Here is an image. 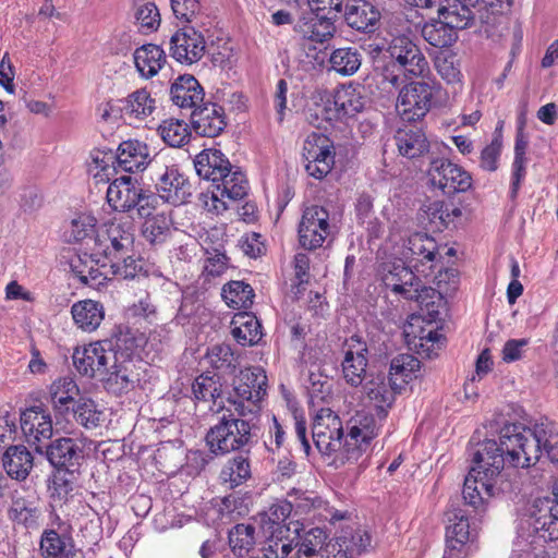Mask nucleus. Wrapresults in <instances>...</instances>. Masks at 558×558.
<instances>
[{
    "label": "nucleus",
    "instance_id": "nucleus-1",
    "mask_svg": "<svg viewBox=\"0 0 558 558\" xmlns=\"http://www.w3.org/2000/svg\"><path fill=\"white\" fill-rule=\"evenodd\" d=\"M543 451L551 462L558 463V429L548 420H542L533 427L505 425L500 430L499 442L494 439L483 440L475 457L488 463L490 474H499L505 465L522 469L534 465Z\"/></svg>",
    "mask_w": 558,
    "mask_h": 558
},
{
    "label": "nucleus",
    "instance_id": "nucleus-2",
    "mask_svg": "<svg viewBox=\"0 0 558 558\" xmlns=\"http://www.w3.org/2000/svg\"><path fill=\"white\" fill-rule=\"evenodd\" d=\"M385 286L405 300L415 301L421 311L432 317L437 316L445 307L442 294L432 287L422 283L411 269L403 265H395L383 278Z\"/></svg>",
    "mask_w": 558,
    "mask_h": 558
},
{
    "label": "nucleus",
    "instance_id": "nucleus-3",
    "mask_svg": "<svg viewBox=\"0 0 558 558\" xmlns=\"http://www.w3.org/2000/svg\"><path fill=\"white\" fill-rule=\"evenodd\" d=\"M438 17L426 23L422 29L425 40L434 47L433 58L437 73L448 84L453 83V25L452 13L447 5L438 8Z\"/></svg>",
    "mask_w": 558,
    "mask_h": 558
},
{
    "label": "nucleus",
    "instance_id": "nucleus-4",
    "mask_svg": "<svg viewBox=\"0 0 558 558\" xmlns=\"http://www.w3.org/2000/svg\"><path fill=\"white\" fill-rule=\"evenodd\" d=\"M445 306L447 302L445 301ZM446 307L437 316L428 318L422 314H411L403 325V337L408 348L421 357H434L439 354L446 343V338L437 325Z\"/></svg>",
    "mask_w": 558,
    "mask_h": 558
},
{
    "label": "nucleus",
    "instance_id": "nucleus-5",
    "mask_svg": "<svg viewBox=\"0 0 558 558\" xmlns=\"http://www.w3.org/2000/svg\"><path fill=\"white\" fill-rule=\"evenodd\" d=\"M129 342L134 343V337L130 333L120 335L116 339L114 348L111 341H96L89 343L83 349H75L73 352V364L76 371L89 378H99L107 374V368L111 363H116V356L119 351H129Z\"/></svg>",
    "mask_w": 558,
    "mask_h": 558
},
{
    "label": "nucleus",
    "instance_id": "nucleus-6",
    "mask_svg": "<svg viewBox=\"0 0 558 558\" xmlns=\"http://www.w3.org/2000/svg\"><path fill=\"white\" fill-rule=\"evenodd\" d=\"M107 201L116 211H136L138 217L150 216L158 203L157 196L145 191L131 175H121L109 184Z\"/></svg>",
    "mask_w": 558,
    "mask_h": 558
},
{
    "label": "nucleus",
    "instance_id": "nucleus-7",
    "mask_svg": "<svg viewBox=\"0 0 558 558\" xmlns=\"http://www.w3.org/2000/svg\"><path fill=\"white\" fill-rule=\"evenodd\" d=\"M228 401L240 416L256 415L267 393V376L260 367H246L234 377Z\"/></svg>",
    "mask_w": 558,
    "mask_h": 558
},
{
    "label": "nucleus",
    "instance_id": "nucleus-8",
    "mask_svg": "<svg viewBox=\"0 0 558 558\" xmlns=\"http://www.w3.org/2000/svg\"><path fill=\"white\" fill-rule=\"evenodd\" d=\"M343 427L340 417L330 409H320L313 422V441L328 465L339 469L336 460L344 456Z\"/></svg>",
    "mask_w": 558,
    "mask_h": 558
},
{
    "label": "nucleus",
    "instance_id": "nucleus-9",
    "mask_svg": "<svg viewBox=\"0 0 558 558\" xmlns=\"http://www.w3.org/2000/svg\"><path fill=\"white\" fill-rule=\"evenodd\" d=\"M248 421L223 415L206 434V444L214 454H226L243 449L251 440Z\"/></svg>",
    "mask_w": 558,
    "mask_h": 558
},
{
    "label": "nucleus",
    "instance_id": "nucleus-10",
    "mask_svg": "<svg viewBox=\"0 0 558 558\" xmlns=\"http://www.w3.org/2000/svg\"><path fill=\"white\" fill-rule=\"evenodd\" d=\"M348 434L344 437V456L338 464L356 463L369 450L372 440L378 435L380 425L374 416L357 412L347 424Z\"/></svg>",
    "mask_w": 558,
    "mask_h": 558
},
{
    "label": "nucleus",
    "instance_id": "nucleus-11",
    "mask_svg": "<svg viewBox=\"0 0 558 558\" xmlns=\"http://www.w3.org/2000/svg\"><path fill=\"white\" fill-rule=\"evenodd\" d=\"M482 446L483 441L477 439L475 442V437H472L470 456H472V461L475 465L471 468L469 474L465 476L462 489L463 500L474 508L480 507L487 498L494 495L493 480L498 475L490 474L488 470L490 466L484 459H476L475 453Z\"/></svg>",
    "mask_w": 558,
    "mask_h": 558
},
{
    "label": "nucleus",
    "instance_id": "nucleus-12",
    "mask_svg": "<svg viewBox=\"0 0 558 558\" xmlns=\"http://www.w3.org/2000/svg\"><path fill=\"white\" fill-rule=\"evenodd\" d=\"M92 251L105 259L122 257L133 250L134 233L130 222L111 221L97 229Z\"/></svg>",
    "mask_w": 558,
    "mask_h": 558
},
{
    "label": "nucleus",
    "instance_id": "nucleus-13",
    "mask_svg": "<svg viewBox=\"0 0 558 558\" xmlns=\"http://www.w3.org/2000/svg\"><path fill=\"white\" fill-rule=\"evenodd\" d=\"M151 173L156 189L166 202L183 204L192 195V185L189 180L174 165H168L163 157L155 158Z\"/></svg>",
    "mask_w": 558,
    "mask_h": 558
},
{
    "label": "nucleus",
    "instance_id": "nucleus-14",
    "mask_svg": "<svg viewBox=\"0 0 558 558\" xmlns=\"http://www.w3.org/2000/svg\"><path fill=\"white\" fill-rule=\"evenodd\" d=\"M299 243L305 250H316L331 234L329 213L322 206L312 205L303 210L299 223Z\"/></svg>",
    "mask_w": 558,
    "mask_h": 558
},
{
    "label": "nucleus",
    "instance_id": "nucleus-15",
    "mask_svg": "<svg viewBox=\"0 0 558 558\" xmlns=\"http://www.w3.org/2000/svg\"><path fill=\"white\" fill-rule=\"evenodd\" d=\"M433 88L425 82H413L403 87L398 96L396 109L403 121L415 122L429 111Z\"/></svg>",
    "mask_w": 558,
    "mask_h": 558
},
{
    "label": "nucleus",
    "instance_id": "nucleus-16",
    "mask_svg": "<svg viewBox=\"0 0 558 558\" xmlns=\"http://www.w3.org/2000/svg\"><path fill=\"white\" fill-rule=\"evenodd\" d=\"M247 190L248 183L245 174L231 166L228 171L222 173L221 179H217V182L211 183V205L208 202L205 205L209 210H215L219 214L228 208L227 201L242 199L247 194Z\"/></svg>",
    "mask_w": 558,
    "mask_h": 558
},
{
    "label": "nucleus",
    "instance_id": "nucleus-17",
    "mask_svg": "<svg viewBox=\"0 0 558 558\" xmlns=\"http://www.w3.org/2000/svg\"><path fill=\"white\" fill-rule=\"evenodd\" d=\"M333 146L330 140L320 133L313 132L304 141L303 157L308 175L323 179L335 163Z\"/></svg>",
    "mask_w": 558,
    "mask_h": 558
},
{
    "label": "nucleus",
    "instance_id": "nucleus-18",
    "mask_svg": "<svg viewBox=\"0 0 558 558\" xmlns=\"http://www.w3.org/2000/svg\"><path fill=\"white\" fill-rule=\"evenodd\" d=\"M131 350L126 351L125 347L119 351L116 356V363H111L107 368V374L100 377L107 391L121 395L133 389L138 380L137 374L134 373V363L132 360L133 351L136 348L135 342H129Z\"/></svg>",
    "mask_w": 558,
    "mask_h": 558
},
{
    "label": "nucleus",
    "instance_id": "nucleus-19",
    "mask_svg": "<svg viewBox=\"0 0 558 558\" xmlns=\"http://www.w3.org/2000/svg\"><path fill=\"white\" fill-rule=\"evenodd\" d=\"M366 105V99L360 90L352 86L338 88L331 98H327L322 106H317L316 114L320 113L326 121L340 120L354 117Z\"/></svg>",
    "mask_w": 558,
    "mask_h": 558
},
{
    "label": "nucleus",
    "instance_id": "nucleus-20",
    "mask_svg": "<svg viewBox=\"0 0 558 558\" xmlns=\"http://www.w3.org/2000/svg\"><path fill=\"white\" fill-rule=\"evenodd\" d=\"M387 53L392 61V68L402 71L404 75L420 76L427 66L420 48L405 36L395 37L387 48Z\"/></svg>",
    "mask_w": 558,
    "mask_h": 558
},
{
    "label": "nucleus",
    "instance_id": "nucleus-21",
    "mask_svg": "<svg viewBox=\"0 0 558 558\" xmlns=\"http://www.w3.org/2000/svg\"><path fill=\"white\" fill-rule=\"evenodd\" d=\"M554 498H538L531 509V525L544 541L558 539V483L553 487Z\"/></svg>",
    "mask_w": 558,
    "mask_h": 558
},
{
    "label": "nucleus",
    "instance_id": "nucleus-22",
    "mask_svg": "<svg viewBox=\"0 0 558 558\" xmlns=\"http://www.w3.org/2000/svg\"><path fill=\"white\" fill-rule=\"evenodd\" d=\"M21 428L28 445L44 453L45 442L53 433L50 414L40 407L27 409L21 415Z\"/></svg>",
    "mask_w": 558,
    "mask_h": 558
},
{
    "label": "nucleus",
    "instance_id": "nucleus-23",
    "mask_svg": "<svg viewBox=\"0 0 558 558\" xmlns=\"http://www.w3.org/2000/svg\"><path fill=\"white\" fill-rule=\"evenodd\" d=\"M367 353L368 349L366 343L357 336H352L345 340L341 367L347 384L357 387L366 380L368 376L366 373Z\"/></svg>",
    "mask_w": 558,
    "mask_h": 558
},
{
    "label": "nucleus",
    "instance_id": "nucleus-24",
    "mask_svg": "<svg viewBox=\"0 0 558 558\" xmlns=\"http://www.w3.org/2000/svg\"><path fill=\"white\" fill-rule=\"evenodd\" d=\"M204 36L194 27H183L170 40L171 56L182 64H193L205 53Z\"/></svg>",
    "mask_w": 558,
    "mask_h": 558
},
{
    "label": "nucleus",
    "instance_id": "nucleus-25",
    "mask_svg": "<svg viewBox=\"0 0 558 558\" xmlns=\"http://www.w3.org/2000/svg\"><path fill=\"white\" fill-rule=\"evenodd\" d=\"M396 379L387 377L383 373H369L363 384V393L371 404L377 410L379 420L387 415V410L395 401L397 388Z\"/></svg>",
    "mask_w": 558,
    "mask_h": 558
},
{
    "label": "nucleus",
    "instance_id": "nucleus-26",
    "mask_svg": "<svg viewBox=\"0 0 558 558\" xmlns=\"http://www.w3.org/2000/svg\"><path fill=\"white\" fill-rule=\"evenodd\" d=\"M155 158H162L161 155L150 157L148 146L137 140H129L122 142L117 150L118 167L125 172H137L150 166L153 170V162Z\"/></svg>",
    "mask_w": 558,
    "mask_h": 558
},
{
    "label": "nucleus",
    "instance_id": "nucleus-27",
    "mask_svg": "<svg viewBox=\"0 0 558 558\" xmlns=\"http://www.w3.org/2000/svg\"><path fill=\"white\" fill-rule=\"evenodd\" d=\"M293 533V548L296 549V558H324L327 541V533L320 527H299L296 522Z\"/></svg>",
    "mask_w": 558,
    "mask_h": 558
},
{
    "label": "nucleus",
    "instance_id": "nucleus-28",
    "mask_svg": "<svg viewBox=\"0 0 558 558\" xmlns=\"http://www.w3.org/2000/svg\"><path fill=\"white\" fill-rule=\"evenodd\" d=\"M45 448L48 461L57 469L73 472L72 469L77 468L83 459L82 445L73 438H58Z\"/></svg>",
    "mask_w": 558,
    "mask_h": 558
},
{
    "label": "nucleus",
    "instance_id": "nucleus-29",
    "mask_svg": "<svg viewBox=\"0 0 558 558\" xmlns=\"http://www.w3.org/2000/svg\"><path fill=\"white\" fill-rule=\"evenodd\" d=\"M192 125L201 136L216 137L226 128L223 109L211 102L201 105L191 113Z\"/></svg>",
    "mask_w": 558,
    "mask_h": 558
},
{
    "label": "nucleus",
    "instance_id": "nucleus-30",
    "mask_svg": "<svg viewBox=\"0 0 558 558\" xmlns=\"http://www.w3.org/2000/svg\"><path fill=\"white\" fill-rule=\"evenodd\" d=\"M172 102L182 109H196L204 104V89L192 75L179 76L170 88Z\"/></svg>",
    "mask_w": 558,
    "mask_h": 558
},
{
    "label": "nucleus",
    "instance_id": "nucleus-31",
    "mask_svg": "<svg viewBox=\"0 0 558 558\" xmlns=\"http://www.w3.org/2000/svg\"><path fill=\"white\" fill-rule=\"evenodd\" d=\"M347 24L363 33H373L380 19L379 11L365 0H352L345 5Z\"/></svg>",
    "mask_w": 558,
    "mask_h": 558
},
{
    "label": "nucleus",
    "instance_id": "nucleus-32",
    "mask_svg": "<svg viewBox=\"0 0 558 558\" xmlns=\"http://www.w3.org/2000/svg\"><path fill=\"white\" fill-rule=\"evenodd\" d=\"M402 255L411 263L416 262L414 267H416L418 263L422 265L430 263L429 268H433V263L438 256L437 243L426 233H413L408 238L407 242H404Z\"/></svg>",
    "mask_w": 558,
    "mask_h": 558
},
{
    "label": "nucleus",
    "instance_id": "nucleus-33",
    "mask_svg": "<svg viewBox=\"0 0 558 558\" xmlns=\"http://www.w3.org/2000/svg\"><path fill=\"white\" fill-rule=\"evenodd\" d=\"M231 166L229 159L217 149H205L194 160L197 174L211 183L221 179L222 173L228 171Z\"/></svg>",
    "mask_w": 558,
    "mask_h": 558
},
{
    "label": "nucleus",
    "instance_id": "nucleus-34",
    "mask_svg": "<svg viewBox=\"0 0 558 558\" xmlns=\"http://www.w3.org/2000/svg\"><path fill=\"white\" fill-rule=\"evenodd\" d=\"M71 314L77 328L86 332L95 331L105 318L101 303L93 300L76 302L71 307Z\"/></svg>",
    "mask_w": 558,
    "mask_h": 558
},
{
    "label": "nucleus",
    "instance_id": "nucleus-35",
    "mask_svg": "<svg viewBox=\"0 0 558 558\" xmlns=\"http://www.w3.org/2000/svg\"><path fill=\"white\" fill-rule=\"evenodd\" d=\"M231 333L235 341L245 345H255L263 337L259 320L251 313L242 312L234 315L231 322Z\"/></svg>",
    "mask_w": 558,
    "mask_h": 558
},
{
    "label": "nucleus",
    "instance_id": "nucleus-36",
    "mask_svg": "<svg viewBox=\"0 0 558 558\" xmlns=\"http://www.w3.org/2000/svg\"><path fill=\"white\" fill-rule=\"evenodd\" d=\"M2 464L7 474L14 480H25L33 469V456L24 446L9 447L3 457Z\"/></svg>",
    "mask_w": 558,
    "mask_h": 558
},
{
    "label": "nucleus",
    "instance_id": "nucleus-37",
    "mask_svg": "<svg viewBox=\"0 0 558 558\" xmlns=\"http://www.w3.org/2000/svg\"><path fill=\"white\" fill-rule=\"evenodd\" d=\"M166 62L165 51L157 45L147 44L134 52V63L140 75L145 78L155 76Z\"/></svg>",
    "mask_w": 558,
    "mask_h": 558
},
{
    "label": "nucleus",
    "instance_id": "nucleus-38",
    "mask_svg": "<svg viewBox=\"0 0 558 558\" xmlns=\"http://www.w3.org/2000/svg\"><path fill=\"white\" fill-rule=\"evenodd\" d=\"M78 393V386L71 377L59 378L54 380L49 388L52 408L60 414L69 411L70 404L74 402Z\"/></svg>",
    "mask_w": 558,
    "mask_h": 558
},
{
    "label": "nucleus",
    "instance_id": "nucleus-39",
    "mask_svg": "<svg viewBox=\"0 0 558 558\" xmlns=\"http://www.w3.org/2000/svg\"><path fill=\"white\" fill-rule=\"evenodd\" d=\"M395 138L400 154L408 158L420 157L428 149L425 134L416 128L400 129Z\"/></svg>",
    "mask_w": 558,
    "mask_h": 558
},
{
    "label": "nucleus",
    "instance_id": "nucleus-40",
    "mask_svg": "<svg viewBox=\"0 0 558 558\" xmlns=\"http://www.w3.org/2000/svg\"><path fill=\"white\" fill-rule=\"evenodd\" d=\"M251 477L248 459L242 454L228 460L219 473V481L228 488L242 485Z\"/></svg>",
    "mask_w": 558,
    "mask_h": 558
},
{
    "label": "nucleus",
    "instance_id": "nucleus-41",
    "mask_svg": "<svg viewBox=\"0 0 558 558\" xmlns=\"http://www.w3.org/2000/svg\"><path fill=\"white\" fill-rule=\"evenodd\" d=\"M207 363L222 374H232L240 365L238 355L230 344L219 343L207 350L205 356Z\"/></svg>",
    "mask_w": 558,
    "mask_h": 558
},
{
    "label": "nucleus",
    "instance_id": "nucleus-42",
    "mask_svg": "<svg viewBox=\"0 0 558 558\" xmlns=\"http://www.w3.org/2000/svg\"><path fill=\"white\" fill-rule=\"evenodd\" d=\"M38 515L39 510L34 496H23L19 493L13 496L10 509V517L13 521L25 526H32L36 524Z\"/></svg>",
    "mask_w": 558,
    "mask_h": 558
},
{
    "label": "nucleus",
    "instance_id": "nucleus-43",
    "mask_svg": "<svg viewBox=\"0 0 558 558\" xmlns=\"http://www.w3.org/2000/svg\"><path fill=\"white\" fill-rule=\"evenodd\" d=\"M157 132L161 140L170 147H182L189 143L191 137V131L186 122L179 119H167L163 120Z\"/></svg>",
    "mask_w": 558,
    "mask_h": 558
},
{
    "label": "nucleus",
    "instance_id": "nucleus-44",
    "mask_svg": "<svg viewBox=\"0 0 558 558\" xmlns=\"http://www.w3.org/2000/svg\"><path fill=\"white\" fill-rule=\"evenodd\" d=\"M361 62L362 56L353 47L336 49L329 58L331 69L344 76L353 75L360 69Z\"/></svg>",
    "mask_w": 558,
    "mask_h": 558
},
{
    "label": "nucleus",
    "instance_id": "nucleus-45",
    "mask_svg": "<svg viewBox=\"0 0 558 558\" xmlns=\"http://www.w3.org/2000/svg\"><path fill=\"white\" fill-rule=\"evenodd\" d=\"M221 295L227 305L233 308H248L255 296L253 288L240 280L225 284Z\"/></svg>",
    "mask_w": 558,
    "mask_h": 558
},
{
    "label": "nucleus",
    "instance_id": "nucleus-46",
    "mask_svg": "<svg viewBox=\"0 0 558 558\" xmlns=\"http://www.w3.org/2000/svg\"><path fill=\"white\" fill-rule=\"evenodd\" d=\"M255 527L252 524H236L229 532V545L232 553L243 558L255 546Z\"/></svg>",
    "mask_w": 558,
    "mask_h": 558
},
{
    "label": "nucleus",
    "instance_id": "nucleus-47",
    "mask_svg": "<svg viewBox=\"0 0 558 558\" xmlns=\"http://www.w3.org/2000/svg\"><path fill=\"white\" fill-rule=\"evenodd\" d=\"M336 32V26L331 17H316L300 25V33L303 38L316 43L324 44L330 40Z\"/></svg>",
    "mask_w": 558,
    "mask_h": 558
},
{
    "label": "nucleus",
    "instance_id": "nucleus-48",
    "mask_svg": "<svg viewBox=\"0 0 558 558\" xmlns=\"http://www.w3.org/2000/svg\"><path fill=\"white\" fill-rule=\"evenodd\" d=\"M73 415L77 424L86 429H94L105 421V413L87 398H80L73 405Z\"/></svg>",
    "mask_w": 558,
    "mask_h": 558
},
{
    "label": "nucleus",
    "instance_id": "nucleus-49",
    "mask_svg": "<svg viewBox=\"0 0 558 558\" xmlns=\"http://www.w3.org/2000/svg\"><path fill=\"white\" fill-rule=\"evenodd\" d=\"M155 109V99L150 97V94L146 89H138L129 95L123 112L129 118L142 120L150 116Z\"/></svg>",
    "mask_w": 558,
    "mask_h": 558
},
{
    "label": "nucleus",
    "instance_id": "nucleus-50",
    "mask_svg": "<svg viewBox=\"0 0 558 558\" xmlns=\"http://www.w3.org/2000/svg\"><path fill=\"white\" fill-rule=\"evenodd\" d=\"M40 551L44 558H69L71 544L65 536L54 530H48L41 535Z\"/></svg>",
    "mask_w": 558,
    "mask_h": 558
},
{
    "label": "nucleus",
    "instance_id": "nucleus-51",
    "mask_svg": "<svg viewBox=\"0 0 558 558\" xmlns=\"http://www.w3.org/2000/svg\"><path fill=\"white\" fill-rule=\"evenodd\" d=\"M97 229H95V218L89 216H80L71 221L66 231L68 241L83 242L86 248L92 251L93 241Z\"/></svg>",
    "mask_w": 558,
    "mask_h": 558
},
{
    "label": "nucleus",
    "instance_id": "nucleus-52",
    "mask_svg": "<svg viewBox=\"0 0 558 558\" xmlns=\"http://www.w3.org/2000/svg\"><path fill=\"white\" fill-rule=\"evenodd\" d=\"M144 218L143 236L150 243L163 242L170 232V218L163 213L154 215V211Z\"/></svg>",
    "mask_w": 558,
    "mask_h": 558
},
{
    "label": "nucleus",
    "instance_id": "nucleus-53",
    "mask_svg": "<svg viewBox=\"0 0 558 558\" xmlns=\"http://www.w3.org/2000/svg\"><path fill=\"white\" fill-rule=\"evenodd\" d=\"M428 175L432 184L442 191L453 187V167L448 158H434Z\"/></svg>",
    "mask_w": 558,
    "mask_h": 558
},
{
    "label": "nucleus",
    "instance_id": "nucleus-54",
    "mask_svg": "<svg viewBox=\"0 0 558 558\" xmlns=\"http://www.w3.org/2000/svg\"><path fill=\"white\" fill-rule=\"evenodd\" d=\"M371 541L372 538L368 532L362 529H357L354 532L345 530L336 539V542L354 558L364 553L371 546Z\"/></svg>",
    "mask_w": 558,
    "mask_h": 558
},
{
    "label": "nucleus",
    "instance_id": "nucleus-55",
    "mask_svg": "<svg viewBox=\"0 0 558 558\" xmlns=\"http://www.w3.org/2000/svg\"><path fill=\"white\" fill-rule=\"evenodd\" d=\"M420 368V361L411 354H399L390 362L389 378L400 377L403 381L412 378Z\"/></svg>",
    "mask_w": 558,
    "mask_h": 558
},
{
    "label": "nucleus",
    "instance_id": "nucleus-56",
    "mask_svg": "<svg viewBox=\"0 0 558 558\" xmlns=\"http://www.w3.org/2000/svg\"><path fill=\"white\" fill-rule=\"evenodd\" d=\"M110 263L112 277L133 279L143 270V262L129 254L118 258H107Z\"/></svg>",
    "mask_w": 558,
    "mask_h": 558
},
{
    "label": "nucleus",
    "instance_id": "nucleus-57",
    "mask_svg": "<svg viewBox=\"0 0 558 558\" xmlns=\"http://www.w3.org/2000/svg\"><path fill=\"white\" fill-rule=\"evenodd\" d=\"M193 393L197 400L215 401L221 395V385L209 374L199 375L193 384Z\"/></svg>",
    "mask_w": 558,
    "mask_h": 558
},
{
    "label": "nucleus",
    "instance_id": "nucleus-58",
    "mask_svg": "<svg viewBox=\"0 0 558 558\" xmlns=\"http://www.w3.org/2000/svg\"><path fill=\"white\" fill-rule=\"evenodd\" d=\"M287 497L292 505V509L300 514L308 513L323 502L313 492H303L296 488L291 489Z\"/></svg>",
    "mask_w": 558,
    "mask_h": 558
},
{
    "label": "nucleus",
    "instance_id": "nucleus-59",
    "mask_svg": "<svg viewBox=\"0 0 558 558\" xmlns=\"http://www.w3.org/2000/svg\"><path fill=\"white\" fill-rule=\"evenodd\" d=\"M100 254H96V252L92 251V253H77L71 256L69 260V266L71 271L80 279L81 282L86 280V275L88 274V268L93 265H98Z\"/></svg>",
    "mask_w": 558,
    "mask_h": 558
},
{
    "label": "nucleus",
    "instance_id": "nucleus-60",
    "mask_svg": "<svg viewBox=\"0 0 558 558\" xmlns=\"http://www.w3.org/2000/svg\"><path fill=\"white\" fill-rule=\"evenodd\" d=\"M136 21L143 33L156 31L160 24V15L154 3H146L136 11Z\"/></svg>",
    "mask_w": 558,
    "mask_h": 558
},
{
    "label": "nucleus",
    "instance_id": "nucleus-61",
    "mask_svg": "<svg viewBox=\"0 0 558 558\" xmlns=\"http://www.w3.org/2000/svg\"><path fill=\"white\" fill-rule=\"evenodd\" d=\"M88 269L89 270L86 275V280H84L82 283L87 284L89 287L99 289L106 283L107 280L113 278L110 263L108 259L104 258L102 262L99 260L98 265H93Z\"/></svg>",
    "mask_w": 558,
    "mask_h": 558
},
{
    "label": "nucleus",
    "instance_id": "nucleus-62",
    "mask_svg": "<svg viewBox=\"0 0 558 558\" xmlns=\"http://www.w3.org/2000/svg\"><path fill=\"white\" fill-rule=\"evenodd\" d=\"M293 549L291 538L271 536L263 547L265 558H286Z\"/></svg>",
    "mask_w": 558,
    "mask_h": 558
},
{
    "label": "nucleus",
    "instance_id": "nucleus-63",
    "mask_svg": "<svg viewBox=\"0 0 558 558\" xmlns=\"http://www.w3.org/2000/svg\"><path fill=\"white\" fill-rule=\"evenodd\" d=\"M502 141L500 135H496L492 143L487 145L481 154V167L487 171H496L498 168V158L500 156Z\"/></svg>",
    "mask_w": 558,
    "mask_h": 558
},
{
    "label": "nucleus",
    "instance_id": "nucleus-64",
    "mask_svg": "<svg viewBox=\"0 0 558 558\" xmlns=\"http://www.w3.org/2000/svg\"><path fill=\"white\" fill-rule=\"evenodd\" d=\"M170 3L175 17L184 22H192L201 10L198 0H170Z\"/></svg>",
    "mask_w": 558,
    "mask_h": 558
}]
</instances>
